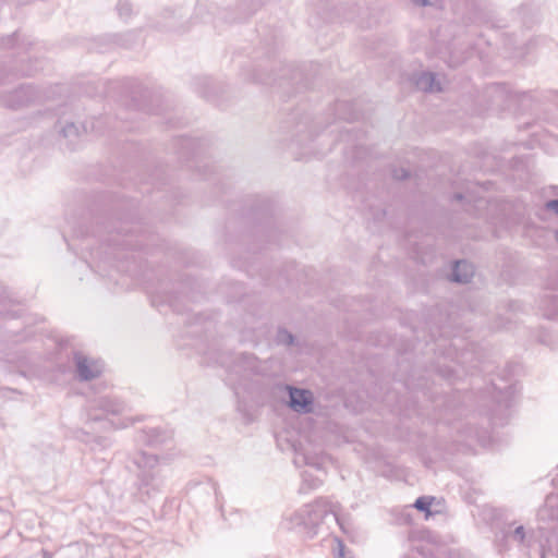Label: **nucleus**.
<instances>
[{
  "instance_id": "dca6fc26",
  "label": "nucleus",
  "mask_w": 558,
  "mask_h": 558,
  "mask_svg": "<svg viewBox=\"0 0 558 558\" xmlns=\"http://www.w3.org/2000/svg\"><path fill=\"white\" fill-rule=\"evenodd\" d=\"M539 308L547 319H558V295H546L542 299Z\"/></svg>"
},
{
  "instance_id": "473e14b6",
  "label": "nucleus",
  "mask_w": 558,
  "mask_h": 558,
  "mask_svg": "<svg viewBox=\"0 0 558 558\" xmlns=\"http://www.w3.org/2000/svg\"><path fill=\"white\" fill-rule=\"evenodd\" d=\"M338 548H339V558H343L342 556V549H343V545L341 542H338L337 544Z\"/></svg>"
},
{
  "instance_id": "a211bd4d",
  "label": "nucleus",
  "mask_w": 558,
  "mask_h": 558,
  "mask_svg": "<svg viewBox=\"0 0 558 558\" xmlns=\"http://www.w3.org/2000/svg\"><path fill=\"white\" fill-rule=\"evenodd\" d=\"M13 97L16 99L15 102H8L10 107L24 106L33 100L32 88L29 86H22L14 90Z\"/></svg>"
},
{
  "instance_id": "e433bc0d",
  "label": "nucleus",
  "mask_w": 558,
  "mask_h": 558,
  "mask_svg": "<svg viewBox=\"0 0 558 558\" xmlns=\"http://www.w3.org/2000/svg\"><path fill=\"white\" fill-rule=\"evenodd\" d=\"M46 558H51V557H46Z\"/></svg>"
},
{
  "instance_id": "6e6552de",
  "label": "nucleus",
  "mask_w": 558,
  "mask_h": 558,
  "mask_svg": "<svg viewBox=\"0 0 558 558\" xmlns=\"http://www.w3.org/2000/svg\"><path fill=\"white\" fill-rule=\"evenodd\" d=\"M287 389L289 391V405L293 411L302 414L313 411V393L310 390L292 386H287Z\"/></svg>"
},
{
  "instance_id": "aec40b11",
  "label": "nucleus",
  "mask_w": 558,
  "mask_h": 558,
  "mask_svg": "<svg viewBox=\"0 0 558 558\" xmlns=\"http://www.w3.org/2000/svg\"><path fill=\"white\" fill-rule=\"evenodd\" d=\"M538 341L542 344L554 349L558 344V337L548 330H542L538 335Z\"/></svg>"
},
{
  "instance_id": "1a4fd4ad",
  "label": "nucleus",
  "mask_w": 558,
  "mask_h": 558,
  "mask_svg": "<svg viewBox=\"0 0 558 558\" xmlns=\"http://www.w3.org/2000/svg\"><path fill=\"white\" fill-rule=\"evenodd\" d=\"M488 94L497 104L502 102V107L506 109H511L514 104L527 97L526 93H513L508 90L504 84L490 86L488 88Z\"/></svg>"
},
{
  "instance_id": "412c9836",
  "label": "nucleus",
  "mask_w": 558,
  "mask_h": 558,
  "mask_svg": "<svg viewBox=\"0 0 558 558\" xmlns=\"http://www.w3.org/2000/svg\"><path fill=\"white\" fill-rule=\"evenodd\" d=\"M433 498L427 496L418 497L414 502V508H416L418 511L425 512L426 517L430 514V506H432Z\"/></svg>"
},
{
  "instance_id": "0eeeda50",
  "label": "nucleus",
  "mask_w": 558,
  "mask_h": 558,
  "mask_svg": "<svg viewBox=\"0 0 558 558\" xmlns=\"http://www.w3.org/2000/svg\"><path fill=\"white\" fill-rule=\"evenodd\" d=\"M171 439L172 433L159 426H146L145 428L138 430L135 436V441L137 445L151 448H160L171 441Z\"/></svg>"
},
{
  "instance_id": "c756f323",
  "label": "nucleus",
  "mask_w": 558,
  "mask_h": 558,
  "mask_svg": "<svg viewBox=\"0 0 558 558\" xmlns=\"http://www.w3.org/2000/svg\"><path fill=\"white\" fill-rule=\"evenodd\" d=\"M414 2H415L416 4L422 5V7H426V5H428V3H429V2H428V0H414Z\"/></svg>"
},
{
  "instance_id": "b1692460",
  "label": "nucleus",
  "mask_w": 558,
  "mask_h": 558,
  "mask_svg": "<svg viewBox=\"0 0 558 558\" xmlns=\"http://www.w3.org/2000/svg\"><path fill=\"white\" fill-rule=\"evenodd\" d=\"M61 133L65 138H74L80 135V126L73 122L66 123L61 129Z\"/></svg>"
},
{
  "instance_id": "c85d7f7f",
  "label": "nucleus",
  "mask_w": 558,
  "mask_h": 558,
  "mask_svg": "<svg viewBox=\"0 0 558 558\" xmlns=\"http://www.w3.org/2000/svg\"><path fill=\"white\" fill-rule=\"evenodd\" d=\"M253 78H254L255 81H258V82L263 83V84H269V83H270L268 80L263 78V77H260V76H254Z\"/></svg>"
},
{
  "instance_id": "72a5a7b5",
  "label": "nucleus",
  "mask_w": 558,
  "mask_h": 558,
  "mask_svg": "<svg viewBox=\"0 0 558 558\" xmlns=\"http://www.w3.org/2000/svg\"><path fill=\"white\" fill-rule=\"evenodd\" d=\"M305 463L308 464V465H315L317 469H319V464L318 463H313L310 461V459L307 457H305Z\"/></svg>"
},
{
  "instance_id": "58836bf2",
  "label": "nucleus",
  "mask_w": 558,
  "mask_h": 558,
  "mask_svg": "<svg viewBox=\"0 0 558 558\" xmlns=\"http://www.w3.org/2000/svg\"><path fill=\"white\" fill-rule=\"evenodd\" d=\"M46 558H51V557H46Z\"/></svg>"
},
{
  "instance_id": "cd10ccee",
  "label": "nucleus",
  "mask_w": 558,
  "mask_h": 558,
  "mask_svg": "<svg viewBox=\"0 0 558 558\" xmlns=\"http://www.w3.org/2000/svg\"><path fill=\"white\" fill-rule=\"evenodd\" d=\"M414 549L423 557L430 556L433 554L432 548H425L424 546H416Z\"/></svg>"
},
{
  "instance_id": "f3484780",
  "label": "nucleus",
  "mask_w": 558,
  "mask_h": 558,
  "mask_svg": "<svg viewBox=\"0 0 558 558\" xmlns=\"http://www.w3.org/2000/svg\"><path fill=\"white\" fill-rule=\"evenodd\" d=\"M323 481L312 473L304 471L302 473V484L300 486V493L307 494L312 490L317 489L322 485Z\"/></svg>"
},
{
  "instance_id": "4be33fe9",
  "label": "nucleus",
  "mask_w": 558,
  "mask_h": 558,
  "mask_svg": "<svg viewBox=\"0 0 558 558\" xmlns=\"http://www.w3.org/2000/svg\"><path fill=\"white\" fill-rule=\"evenodd\" d=\"M117 11L121 19L128 20L133 13V7L129 1L120 0L117 4Z\"/></svg>"
},
{
  "instance_id": "4c0bfd02",
  "label": "nucleus",
  "mask_w": 558,
  "mask_h": 558,
  "mask_svg": "<svg viewBox=\"0 0 558 558\" xmlns=\"http://www.w3.org/2000/svg\"><path fill=\"white\" fill-rule=\"evenodd\" d=\"M46 558H51V557H46Z\"/></svg>"
},
{
  "instance_id": "39448f33",
  "label": "nucleus",
  "mask_w": 558,
  "mask_h": 558,
  "mask_svg": "<svg viewBox=\"0 0 558 558\" xmlns=\"http://www.w3.org/2000/svg\"><path fill=\"white\" fill-rule=\"evenodd\" d=\"M128 405L121 399L114 396H99L89 402L88 417L92 421L109 420L114 428H125L133 424V420L122 417L114 422L110 416H122L126 412Z\"/></svg>"
},
{
  "instance_id": "5701e85b",
  "label": "nucleus",
  "mask_w": 558,
  "mask_h": 558,
  "mask_svg": "<svg viewBox=\"0 0 558 558\" xmlns=\"http://www.w3.org/2000/svg\"><path fill=\"white\" fill-rule=\"evenodd\" d=\"M111 440L107 437H95L92 441L90 448L94 451H102L111 447Z\"/></svg>"
},
{
  "instance_id": "f03ea898",
  "label": "nucleus",
  "mask_w": 558,
  "mask_h": 558,
  "mask_svg": "<svg viewBox=\"0 0 558 558\" xmlns=\"http://www.w3.org/2000/svg\"><path fill=\"white\" fill-rule=\"evenodd\" d=\"M168 460L166 456L159 457L144 450L132 456L131 461L136 468L135 494L140 500L145 501L161 493L167 478L163 468Z\"/></svg>"
},
{
  "instance_id": "2f4dec72",
  "label": "nucleus",
  "mask_w": 558,
  "mask_h": 558,
  "mask_svg": "<svg viewBox=\"0 0 558 558\" xmlns=\"http://www.w3.org/2000/svg\"><path fill=\"white\" fill-rule=\"evenodd\" d=\"M5 289L3 286L0 284V302L4 299Z\"/></svg>"
},
{
  "instance_id": "4468645a",
  "label": "nucleus",
  "mask_w": 558,
  "mask_h": 558,
  "mask_svg": "<svg viewBox=\"0 0 558 558\" xmlns=\"http://www.w3.org/2000/svg\"><path fill=\"white\" fill-rule=\"evenodd\" d=\"M414 84L422 92H439L441 89L432 72H421L415 75Z\"/></svg>"
},
{
  "instance_id": "9b49d317",
  "label": "nucleus",
  "mask_w": 558,
  "mask_h": 558,
  "mask_svg": "<svg viewBox=\"0 0 558 558\" xmlns=\"http://www.w3.org/2000/svg\"><path fill=\"white\" fill-rule=\"evenodd\" d=\"M558 558V526L539 537V558Z\"/></svg>"
},
{
  "instance_id": "bb28decb",
  "label": "nucleus",
  "mask_w": 558,
  "mask_h": 558,
  "mask_svg": "<svg viewBox=\"0 0 558 558\" xmlns=\"http://www.w3.org/2000/svg\"><path fill=\"white\" fill-rule=\"evenodd\" d=\"M393 178H396L397 180H404V179L409 178V171L403 168L399 169V170H395Z\"/></svg>"
},
{
  "instance_id": "9d476101",
  "label": "nucleus",
  "mask_w": 558,
  "mask_h": 558,
  "mask_svg": "<svg viewBox=\"0 0 558 558\" xmlns=\"http://www.w3.org/2000/svg\"><path fill=\"white\" fill-rule=\"evenodd\" d=\"M553 483L558 485V472L553 477ZM539 522L558 521V492L547 495L544 505L537 511Z\"/></svg>"
},
{
  "instance_id": "f704fd0d",
  "label": "nucleus",
  "mask_w": 558,
  "mask_h": 558,
  "mask_svg": "<svg viewBox=\"0 0 558 558\" xmlns=\"http://www.w3.org/2000/svg\"><path fill=\"white\" fill-rule=\"evenodd\" d=\"M121 245H123V246H129V245H130V243H129L128 241H123Z\"/></svg>"
},
{
  "instance_id": "6ab92c4d",
  "label": "nucleus",
  "mask_w": 558,
  "mask_h": 558,
  "mask_svg": "<svg viewBox=\"0 0 558 558\" xmlns=\"http://www.w3.org/2000/svg\"><path fill=\"white\" fill-rule=\"evenodd\" d=\"M263 0H240V7L245 9V13L243 17H240L239 21L244 20L251 16L256 10L262 5Z\"/></svg>"
},
{
  "instance_id": "2eb2a0df",
  "label": "nucleus",
  "mask_w": 558,
  "mask_h": 558,
  "mask_svg": "<svg viewBox=\"0 0 558 558\" xmlns=\"http://www.w3.org/2000/svg\"><path fill=\"white\" fill-rule=\"evenodd\" d=\"M494 389L496 390L494 398L498 409H509L512 405L514 387L512 385H507L502 388H497L494 384Z\"/></svg>"
},
{
  "instance_id": "f8f14e48",
  "label": "nucleus",
  "mask_w": 558,
  "mask_h": 558,
  "mask_svg": "<svg viewBox=\"0 0 558 558\" xmlns=\"http://www.w3.org/2000/svg\"><path fill=\"white\" fill-rule=\"evenodd\" d=\"M329 518H331L342 530L343 533H350L352 530L351 518L342 513V507L339 502L330 500Z\"/></svg>"
},
{
  "instance_id": "c9c22d12",
  "label": "nucleus",
  "mask_w": 558,
  "mask_h": 558,
  "mask_svg": "<svg viewBox=\"0 0 558 558\" xmlns=\"http://www.w3.org/2000/svg\"><path fill=\"white\" fill-rule=\"evenodd\" d=\"M556 240L558 242V230L556 231Z\"/></svg>"
},
{
  "instance_id": "f257e3e1",
  "label": "nucleus",
  "mask_w": 558,
  "mask_h": 558,
  "mask_svg": "<svg viewBox=\"0 0 558 558\" xmlns=\"http://www.w3.org/2000/svg\"><path fill=\"white\" fill-rule=\"evenodd\" d=\"M480 517L492 527L500 529L502 538L515 544L525 555H530L531 549L536 543L539 545V537L542 534H545L543 527L535 531L512 520L511 512L507 508L485 505L480 509Z\"/></svg>"
},
{
  "instance_id": "ddd939ff",
  "label": "nucleus",
  "mask_w": 558,
  "mask_h": 558,
  "mask_svg": "<svg viewBox=\"0 0 558 558\" xmlns=\"http://www.w3.org/2000/svg\"><path fill=\"white\" fill-rule=\"evenodd\" d=\"M474 275L473 266L465 260L454 263L451 280L458 283H468Z\"/></svg>"
},
{
  "instance_id": "7c9ffc66",
  "label": "nucleus",
  "mask_w": 558,
  "mask_h": 558,
  "mask_svg": "<svg viewBox=\"0 0 558 558\" xmlns=\"http://www.w3.org/2000/svg\"><path fill=\"white\" fill-rule=\"evenodd\" d=\"M464 197H465V196H464V194H462V193H456V194L453 195V199H456V201H462V199H464Z\"/></svg>"
},
{
  "instance_id": "a878e982",
  "label": "nucleus",
  "mask_w": 558,
  "mask_h": 558,
  "mask_svg": "<svg viewBox=\"0 0 558 558\" xmlns=\"http://www.w3.org/2000/svg\"><path fill=\"white\" fill-rule=\"evenodd\" d=\"M544 209L548 211H553L558 216V197L555 199L547 201L544 204Z\"/></svg>"
},
{
  "instance_id": "7ed1b4c3",
  "label": "nucleus",
  "mask_w": 558,
  "mask_h": 558,
  "mask_svg": "<svg viewBox=\"0 0 558 558\" xmlns=\"http://www.w3.org/2000/svg\"><path fill=\"white\" fill-rule=\"evenodd\" d=\"M330 509V499L320 497L287 517V527L296 530L306 538H313L319 533L324 520L329 518Z\"/></svg>"
},
{
  "instance_id": "393cba45",
  "label": "nucleus",
  "mask_w": 558,
  "mask_h": 558,
  "mask_svg": "<svg viewBox=\"0 0 558 558\" xmlns=\"http://www.w3.org/2000/svg\"><path fill=\"white\" fill-rule=\"evenodd\" d=\"M276 340L278 343L290 345L293 343L294 337L291 332L286 329H279L277 332Z\"/></svg>"
},
{
  "instance_id": "20e7f679",
  "label": "nucleus",
  "mask_w": 558,
  "mask_h": 558,
  "mask_svg": "<svg viewBox=\"0 0 558 558\" xmlns=\"http://www.w3.org/2000/svg\"><path fill=\"white\" fill-rule=\"evenodd\" d=\"M219 363L226 367L228 372L227 381L235 387L241 386L242 383L251 375H265L266 367L257 357L252 354H231L221 355Z\"/></svg>"
},
{
  "instance_id": "423d86ee",
  "label": "nucleus",
  "mask_w": 558,
  "mask_h": 558,
  "mask_svg": "<svg viewBox=\"0 0 558 558\" xmlns=\"http://www.w3.org/2000/svg\"><path fill=\"white\" fill-rule=\"evenodd\" d=\"M73 362L75 366V376L81 381L97 378L104 371V364L99 360L92 359L82 352L74 353Z\"/></svg>"
}]
</instances>
